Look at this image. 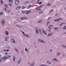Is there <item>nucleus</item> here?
Instances as JSON below:
<instances>
[{
    "label": "nucleus",
    "mask_w": 66,
    "mask_h": 66,
    "mask_svg": "<svg viewBox=\"0 0 66 66\" xmlns=\"http://www.w3.org/2000/svg\"><path fill=\"white\" fill-rule=\"evenodd\" d=\"M44 6V5H41L40 6H39V7H36L35 8V10H36V11H42V9L41 8H40V7H42L43 6Z\"/></svg>",
    "instance_id": "f257e3e1"
},
{
    "label": "nucleus",
    "mask_w": 66,
    "mask_h": 66,
    "mask_svg": "<svg viewBox=\"0 0 66 66\" xmlns=\"http://www.w3.org/2000/svg\"><path fill=\"white\" fill-rule=\"evenodd\" d=\"M20 31H21V32L23 34V35L24 36H26L27 37H29V36H28L27 34H25V33H24V32L22 31L21 30H20Z\"/></svg>",
    "instance_id": "f03ea898"
},
{
    "label": "nucleus",
    "mask_w": 66,
    "mask_h": 66,
    "mask_svg": "<svg viewBox=\"0 0 66 66\" xmlns=\"http://www.w3.org/2000/svg\"><path fill=\"white\" fill-rule=\"evenodd\" d=\"M35 29L36 30V34L37 35L38 34V30L37 29V27H35Z\"/></svg>",
    "instance_id": "7ed1b4c3"
},
{
    "label": "nucleus",
    "mask_w": 66,
    "mask_h": 66,
    "mask_svg": "<svg viewBox=\"0 0 66 66\" xmlns=\"http://www.w3.org/2000/svg\"><path fill=\"white\" fill-rule=\"evenodd\" d=\"M8 59V57L6 56H5L4 57H1L0 58V60L1 61L3 59Z\"/></svg>",
    "instance_id": "20e7f679"
},
{
    "label": "nucleus",
    "mask_w": 66,
    "mask_h": 66,
    "mask_svg": "<svg viewBox=\"0 0 66 66\" xmlns=\"http://www.w3.org/2000/svg\"><path fill=\"white\" fill-rule=\"evenodd\" d=\"M21 57H20V58L19 59L18 62V64H19L20 63V62H21Z\"/></svg>",
    "instance_id": "39448f33"
},
{
    "label": "nucleus",
    "mask_w": 66,
    "mask_h": 66,
    "mask_svg": "<svg viewBox=\"0 0 66 66\" xmlns=\"http://www.w3.org/2000/svg\"><path fill=\"white\" fill-rule=\"evenodd\" d=\"M5 22V20L4 19H3L2 21V25L3 26L4 25V23Z\"/></svg>",
    "instance_id": "423d86ee"
},
{
    "label": "nucleus",
    "mask_w": 66,
    "mask_h": 66,
    "mask_svg": "<svg viewBox=\"0 0 66 66\" xmlns=\"http://www.w3.org/2000/svg\"><path fill=\"white\" fill-rule=\"evenodd\" d=\"M38 41L39 42L43 43H45V42L44 41L40 39H38Z\"/></svg>",
    "instance_id": "0eeeda50"
},
{
    "label": "nucleus",
    "mask_w": 66,
    "mask_h": 66,
    "mask_svg": "<svg viewBox=\"0 0 66 66\" xmlns=\"http://www.w3.org/2000/svg\"><path fill=\"white\" fill-rule=\"evenodd\" d=\"M11 41V42H12L13 43H14V44H15L16 43V42H15V40L13 39H11L10 40Z\"/></svg>",
    "instance_id": "6e6552de"
},
{
    "label": "nucleus",
    "mask_w": 66,
    "mask_h": 66,
    "mask_svg": "<svg viewBox=\"0 0 66 66\" xmlns=\"http://www.w3.org/2000/svg\"><path fill=\"white\" fill-rule=\"evenodd\" d=\"M54 27L53 25H50L48 26V28L50 29H52L54 28Z\"/></svg>",
    "instance_id": "1a4fd4ad"
},
{
    "label": "nucleus",
    "mask_w": 66,
    "mask_h": 66,
    "mask_svg": "<svg viewBox=\"0 0 66 66\" xmlns=\"http://www.w3.org/2000/svg\"><path fill=\"white\" fill-rule=\"evenodd\" d=\"M60 20H62L61 18H59L58 19H56L54 20V21H59Z\"/></svg>",
    "instance_id": "9d476101"
},
{
    "label": "nucleus",
    "mask_w": 66,
    "mask_h": 66,
    "mask_svg": "<svg viewBox=\"0 0 66 66\" xmlns=\"http://www.w3.org/2000/svg\"><path fill=\"white\" fill-rule=\"evenodd\" d=\"M35 64V62H34L30 65V66H34Z\"/></svg>",
    "instance_id": "9b49d317"
},
{
    "label": "nucleus",
    "mask_w": 66,
    "mask_h": 66,
    "mask_svg": "<svg viewBox=\"0 0 66 66\" xmlns=\"http://www.w3.org/2000/svg\"><path fill=\"white\" fill-rule=\"evenodd\" d=\"M27 19V18L26 17H23L21 18V19H22V20L23 19Z\"/></svg>",
    "instance_id": "f8f14e48"
},
{
    "label": "nucleus",
    "mask_w": 66,
    "mask_h": 66,
    "mask_svg": "<svg viewBox=\"0 0 66 66\" xmlns=\"http://www.w3.org/2000/svg\"><path fill=\"white\" fill-rule=\"evenodd\" d=\"M19 3V1H16L15 2V4L16 5L18 4Z\"/></svg>",
    "instance_id": "ddd939ff"
},
{
    "label": "nucleus",
    "mask_w": 66,
    "mask_h": 66,
    "mask_svg": "<svg viewBox=\"0 0 66 66\" xmlns=\"http://www.w3.org/2000/svg\"><path fill=\"white\" fill-rule=\"evenodd\" d=\"M5 33L6 35H8L9 34V32L7 31H6Z\"/></svg>",
    "instance_id": "4468645a"
},
{
    "label": "nucleus",
    "mask_w": 66,
    "mask_h": 66,
    "mask_svg": "<svg viewBox=\"0 0 66 66\" xmlns=\"http://www.w3.org/2000/svg\"><path fill=\"white\" fill-rule=\"evenodd\" d=\"M61 55V52H59L57 53L56 54V55L57 56H59V55Z\"/></svg>",
    "instance_id": "2eb2a0df"
},
{
    "label": "nucleus",
    "mask_w": 66,
    "mask_h": 66,
    "mask_svg": "<svg viewBox=\"0 0 66 66\" xmlns=\"http://www.w3.org/2000/svg\"><path fill=\"white\" fill-rule=\"evenodd\" d=\"M42 2H40V3H39V2H36V3H37V4H38L39 5L42 4Z\"/></svg>",
    "instance_id": "dca6fc26"
},
{
    "label": "nucleus",
    "mask_w": 66,
    "mask_h": 66,
    "mask_svg": "<svg viewBox=\"0 0 66 66\" xmlns=\"http://www.w3.org/2000/svg\"><path fill=\"white\" fill-rule=\"evenodd\" d=\"M13 61L14 62H15V60H16V59L15 58V56H13Z\"/></svg>",
    "instance_id": "f3484780"
},
{
    "label": "nucleus",
    "mask_w": 66,
    "mask_h": 66,
    "mask_svg": "<svg viewBox=\"0 0 66 66\" xmlns=\"http://www.w3.org/2000/svg\"><path fill=\"white\" fill-rule=\"evenodd\" d=\"M53 61H56V62H57V60L56 58H54L52 60Z\"/></svg>",
    "instance_id": "a211bd4d"
},
{
    "label": "nucleus",
    "mask_w": 66,
    "mask_h": 66,
    "mask_svg": "<svg viewBox=\"0 0 66 66\" xmlns=\"http://www.w3.org/2000/svg\"><path fill=\"white\" fill-rule=\"evenodd\" d=\"M39 33H40V34L41 35H42V30H41V29H39Z\"/></svg>",
    "instance_id": "6ab92c4d"
},
{
    "label": "nucleus",
    "mask_w": 66,
    "mask_h": 66,
    "mask_svg": "<svg viewBox=\"0 0 66 66\" xmlns=\"http://www.w3.org/2000/svg\"><path fill=\"white\" fill-rule=\"evenodd\" d=\"M30 13H31V11H28L26 13V14H29Z\"/></svg>",
    "instance_id": "aec40b11"
},
{
    "label": "nucleus",
    "mask_w": 66,
    "mask_h": 66,
    "mask_svg": "<svg viewBox=\"0 0 66 66\" xmlns=\"http://www.w3.org/2000/svg\"><path fill=\"white\" fill-rule=\"evenodd\" d=\"M25 51H26V52H27L28 53L29 52V51H28V49H27V48H25Z\"/></svg>",
    "instance_id": "412c9836"
},
{
    "label": "nucleus",
    "mask_w": 66,
    "mask_h": 66,
    "mask_svg": "<svg viewBox=\"0 0 66 66\" xmlns=\"http://www.w3.org/2000/svg\"><path fill=\"white\" fill-rule=\"evenodd\" d=\"M15 51H16L17 52V53H18V50L16 48V47L15 48Z\"/></svg>",
    "instance_id": "4be33fe9"
},
{
    "label": "nucleus",
    "mask_w": 66,
    "mask_h": 66,
    "mask_svg": "<svg viewBox=\"0 0 66 66\" xmlns=\"http://www.w3.org/2000/svg\"><path fill=\"white\" fill-rule=\"evenodd\" d=\"M15 26H16V27H19V28H21V26L19 25H15Z\"/></svg>",
    "instance_id": "5701e85b"
},
{
    "label": "nucleus",
    "mask_w": 66,
    "mask_h": 66,
    "mask_svg": "<svg viewBox=\"0 0 66 66\" xmlns=\"http://www.w3.org/2000/svg\"><path fill=\"white\" fill-rule=\"evenodd\" d=\"M42 22V20H40L38 21V23H41V22Z\"/></svg>",
    "instance_id": "b1692460"
},
{
    "label": "nucleus",
    "mask_w": 66,
    "mask_h": 66,
    "mask_svg": "<svg viewBox=\"0 0 66 66\" xmlns=\"http://www.w3.org/2000/svg\"><path fill=\"white\" fill-rule=\"evenodd\" d=\"M43 33L44 34H45V35H47V33L46 32V31H43Z\"/></svg>",
    "instance_id": "393cba45"
},
{
    "label": "nucleus",
    "mask_w": 66,
    "mask_h": 66,
    "mask_svg": "<svg viewBox=\"0 0 66 66\" xmlns=\"http://www.w3.org/2000/svg\"><path fill=\"white\" fill-rule=\"evenodd\" d=\"M39 14H42V13H43V11H41L38 12Z\"/></svg>",
    "instance_id": "a878e982"
},
{
    "label": "nucleus",
    "mask_w": 66,
    "mask_h": 66,
    "mask_svg": "<svg viewBox=\"0 0 66 66\" xmlns=\"http://www.w3.org/2000/svg\"><path fill=\"white\" fill-rule=\"evenodd\" d=\"M1 4H4V3L2 1V0H1Z\"/></svg>",
    "instance_id": "bb28decb"
},
{
    "label": "nucleus",
    "mask_w": 66,
    "mask_h": 66,
    "mask_svg": "<svg viewBox=\"0 0 66 66\" xmlns=\"http://www.w3.org/2000/svg\"><path fill=\"white\" fill-rule=\"evenodd\" d=\"M65 23H66L65 22L62 23L60 24V26H62L63 24H65Z\"/></svg>",
    "instance_id": "cd10ccee"
},
{
    "label": "nucleus",
    "mask_w": 66,
    "mask_h": 66,
    "mask_svg": "<svg viewBox=\"0 0 66 66\" xmlns=\"http://www.w3.org/2000/svg\"><path fill=\"white\" fill-rule=\"evenodd\" d=\"M20 9V6L16 8V10H19Z\"/></svg>",
    "instance_id": "c85d7f7f"
},
{
    "label": "nucleus",
    "mask_w": 66,
    "mask_h": 66,
    "mask_svg": "<svg viewBox=\"0 0 66 66\" xmlns=\"http://www.w3.org/2000/svg\"><path fill=\"white\" fill-rule=\"evenodd\" d=\"M7 39H8V37H6L5 38V41H6L7 42Z\"/></svg>",
    "instance_id": "c756f323"
},
{
    "label": "nucleus",
    "mask_w": 66,
    "mask_h": 66,
    "mask_svg": "<svg viewBox=\"0 0 66 66\" xmlns=\"http://www.w3.org/2000/svg\"><path fill=\"white\" fill-rule=\"evenodd\" d=\"M59 29V28L58 27H55V28H54V30H57Z\"/></svg>",
    "instance_id": "7c9ffc66"
},
{
    "label": "nucleus",
    "mask_w": 66,
    "mask_h": 66,
    "mask_svg": "<svg viewBox=\"0 0 66 66\" xmlns=\"http://www.w3.org/2000/svg\"><path fill=\"white\" fill-rule=\"evenodd\" d=\"M3 13L2 12H0V16L2 15H3Z\"/></svg>",
    "instance_id": "2f4dec72"
},
{
    "label": "nucleus",
    "mask_w": 66,
    "mask_h": 66,
    "mask_svg": "<svg viewBox=\"0 0 66 66\" xmlns=\"http://www.w3.org/2000/svg\"><path fill=\"white\" fill-rule=\"evenodd\" d=\"M63 30H66V26H65L63 28Z\"/></svg>",
    "instance_id": "473e14b6"
},
{
    "label": "nucleus",
    "mask_w": 66,
    "mask_h": 66,
    "mask_svg": "<svg viewBox=\"0 0 66 66\" xmlns=\"http://www.w3.org/2000/svg\"><path fill=\"white\" fill-rule=\"evenodd\" d=\"M62 47H63V48H66V46L62 45Z\"/></svg>",
    "instance_id": "72a5a7b5"
},
{
    "label": "nucleus",
    "mask_w": 66,
    "mask_h": 66,
    "mask_svg": "<svg viewBox=\"0 0 66 66\" xmlns=\"http://www.w3.org/2000/svg\"><path fill=\"white\" fill-rule=\"evenodd\" d=\"M4 5L6 7H8V6H7V4H5Z\"/></svg>",
    "instance_id": "f704fd0d"
},
{
    "label": "nucleus",
    "mask_w": 66,
    "mask_h": 66,
    "mask_svg": "<svg viewBox=\"0 0 66 66\" xmlns=\"http://www.w3.org/2000/svg\"><path fill=\"white\" fill-rule=\"evenodd\" d=\"M47 63L49 64H51V62L49 61H47L46 62Z\"/></svg>",
    "instance_id": "c9c22d12"
},
{
    "label": "nucleus",
    "mask_w": 66,
    "mask_h": 66,
    "mask_svg": "<svg viewBox=\"0 0 66 66\" xmlns=\"http://www.w3.org/2000/svg\"><path fill=\"white\" fill-rule=\"evenodd\" d=\"M9 2H13V0H9Z\"/></svg>",
    "instance_id": "e433bc0d"
},
{
    "label": "nucleus",
    "mask_w": 66,
    "mask_h": 66,
    "mask_svg": "<svg viewBox=\"0 0 66 66\" xmlns=\"http://www.w3.org/2000/svg\"><path fill=\"white\" fill-rule=\"evenodd\" d=\"M40 66H47V65H41Z\"/></svg>",
    "instance_id": "4c0bfd02"
},
{
    "label": "nucleus",
    "mask_w": 66,
    "mask_h": 66,
    "mask_svg": "<svg viewBox=\"0 0 66 66\" xmlns=\"http://www.w3.org/2000/svg\"><path fill=\"white\" fill-rule=\"evenodd\" d=\"M47 5L48 6H50V5H51V4L48 3L47 4Z\"/></svg>",
    "instance_id": "58836bf2"
},
{
    "label": "nucleus",
    "mask_w": 66,
    "mask_h": 66,
    "mask_svg": "<svg viewBox=\"0 0 66 66\" xmlns=\"http://www.w3.org/2000/svg\"><path fill=\"white\" fill-rule=\"evenodd\" d=\"M25 9V7L24 6H22V9Z\"/></svg>",
    "instance_id": "ea45409f"
},
{
    "label": "nucleus",
    "mask_w": 66,
    "mask_h": 66,
    "mask_svg": "<svg viewBox=\"0 0 66 66\" xmlns=\"http://www.w3.org/2000/svg\"><path fill=\"white\" fill-rule=\"evenodd\" d=\"M32 6V5H30L29 6V9H30V8H31V7Z\"/></svg>",
    "instance_id": "a19ab883"
},
{
    "label": "nucleus",
    "mask_w": 66,
    "mask_h": 66,
    "mask_svg": "<svg viewBox=\"0 0 66 66\" xmlns=\"http://www.w3.org/2000/svg\"><path fill=\"white\" fill-rule=\"evenodd\" d=\"M3 51H9V50H4Z\"/></svg>",
    "instance_id": "79ce46f5"
},
{
    "label": "nucleus",
    "mask_w": 66,
    "mask_h": 66,
    "mask_svg": "<svg viewBox=\"0 0 66 66\" xmlns=\"http://www.w3.org/2000/svg\"><path fill=\"white\" fill-rule=\"evenodd\" d=\"M49 22L48 21V22L47 23V26H48V24H49Z\"/></svg>",
    "instance_id": "37998d69"
},
{
    "label": "nucleus",
    "mask_w": 66,
    "mask_h": 66,
    "mask_svg": "<svg viewBox=\"0 0 66 66\" xmlns=\"http://www.w3.org/2000/svg\"><path fill=\"white\" fill-rule=\"evenodd\" d=\"M9 5L11 6H12V4H9Z\"/></svg>",
    "instance_id": "c03bdc74"
},
{
    "label": "nucleus",
    "mask_w": 66,
    "mask_h": 66,
    "mask_svg": "<svg viewBox=\"0 0 66 66\" xmlns=\"http://www.w3.org/2000/svg\"><path fill=\"white\" fill-rule=\"evenodd\" d=\"M25 12V11H23L22 12V13L23 14H24V13Z\"/></svg>",
    "instance_id": "a18cd8bd"
},
{
    "label": "nucleus",
    "mask_w": 66,
    "mask_h": 66,
    "mask_svg": "<svg viewBox=\"0 0 66 66\" xmlns=\"http://www.w3.org/2000/svg\"><path fill=\"white\" fill-rule=\"evenodd\" d=\"M51 18V17H50L48 18L47 19V20H49Z\"/></svg>",
    "instance_id": "49530a36"
},
{
    "label": "nucleus",
    "mask_w": 66,
    "mask_h": 66,
    "mask_svg": "<svg viewBox=\"0 0 66 66\" xmlns=\"http://www.w3.org/2000/svg\"><path fill=\"white\" fill-rule=\"evenodd\" d=\"M53 10H51L50 11V12H53Z\"/></svg>",
    "instance_id": "de8ad7c7"
},
{
    "label": "nucleus",
    "mask_w": 66,
    "mask_h": 66,
    "mask_svg": "<svg viewBox=\"0 0 66 66\" xmlns=\"http://www.w3.org/2000/svg\"><path fill=\"white\" fill-rule=\"evenodd\" d=\"M51 34H48V36H51Z\"/></svg>",
    "instance_id": "09e8293b"
},
{
    "label": "nucleus",
    "mask_w": 66,
    "mask_h": 66,
    "mask_svg": "<svg viewBox=\"0 0 66 66\" xmlns=\"http://www.w3.org/2000/svg\"><path fill=\"white\" fill-rule=\"evenodd\" d=\"M42 32H43V31H44V29H42Z\"/></svg>",
    "instance_id": "8fccbe9b"
},
{
    "label": "nucleus",
    "mask_w": 66,
    "mask_h": 66,
    "mask_svg": "<svg viewBox=\"0 0 66 66\" xmlns=\"http://www.w3.org/2000/svg\"><path fill=\"white\" fill-rule=\"evenodd\" d=\"M51 29H50L48 30V32H51Z\"/></svg>",
    "instance_id": "3c124183"
},
{
    "label": "nucleus",
    "mask_w": 66,
    "mask_h": 66,
    "mask_svg": "<svg viewBox=\"0 0 66 66\" xmlns=\"http://www.w3.org/2000/svg\"><path fill=\"white\" fill-rule=\"evenodd\" d=\"M63 57H65V54H64L63 55Z\"/></svg>",
    "instance_id": "603ef678"
},
{
    "label": "nucleus",
    "mask_w": 66,
    "mask_h": 66,
    "mask_svg": "<svg viewBox=\"0 0 66 66\" xmlns=\"http://www.w3.org/2000/svg\"><path fill=\"white\" fill-rule=\"evenodd\" d=\"M30 3V2H27V4H28V3Z\"/></svg>",
    "instance_id": "864d4df0"
},
{
    "label": "nucleus",
    "mask_w": 66,
    "mask_h": 66,
    "mask_svg": "<svg viewBox=\"0 0 66 66\" xmlns=\"http://www.w3.org/2000/svg\"><path fill=\"white\" fill-rule=\"evenodd\" d=\"M5 54L6 55H7V53H5Z\"/></svg>",
    "instance_id": "5fc2aeb1"
},
{
    "label": "nucleus",
    "mask_w": 66,
    "mask_h": 66,
    "mask_svg": "<svg viewBox=\"0 0 66 66\" xmlns=\"http://www.w3.org/2000/svg\"><path fill=\"white\" fill-rule=\"evenodd\" d=\"M40 1H39V0H38L37 1V2H39Z\"/></svg>",
    "instance_id": "6e6d98bb"
},
{
    "label": "nucleus",
    "mask_w": 66,
    "mask_h": 66,
    "mask_svg": "<svg viewBox=\"0 0 66 66\" xmlns=\"http://www.w3.org/2000/svg\"><path fill=\"white\" fill-rule=\"evenodd\" d=\"M4 9L5 10V11H6L7 9H6V8H5Z\"/></svg>",
    "instance_id": "4d7b16f0"
},
{
    "label": "nucleus",
    "mask_w": 66,
    "mask_h": 66,
    "mask_svg": "<svg viewBox=\"0 0 66 66\" xmlns=\"http://www.w3.org/2000/svg\"><path fill=\"white\" fill-rule=\"evenodd\" d=\"M10 11H7V13H9V12H10Z\"/></svg>",
    "instance_id": "13d9d810"
},
{
    "label": "nucleus",
    "mask_w": 66,
    "mask_h": 66,
    "mask_svg": "<svg viewBox=\"0 0 66 66\" xmlns=\"http://www.w3.org/2000/svg\"><path fill=\"white\" fill-rule=\"evenodd\" d=\"M55 16H57V14H55Z\"/></svg>",
    "instance_id": "bf43d9fd"
},
{
    "label": "nucleus",
    "mask_w": 66,
    "mask_h": 66,
    "mask_svg": "<svg viewBox=\"0 0 66 66\" xmlns=\"http://www.w3.org/2000/svg\"><path fill=\"white\" fill-rule=\"evenodd\" d=\"M11 56H8V57H11Z\"/></svg>",
    "instance_id": "052dcab7"
},
{
    "label": "nucleus",
    "mask_w": 66,
    "mask_h": 66,
    "mask_svg": "<svg viewBox=\"0 0 66 66\" xmlns=\"http://www.w3.org/2000/svg\"><path fill=\"white\" fill-rule=\"evenodd\" d=\"M28 64H30V62H28Z\"/></svg>",
    "instance_id": "680f3d73"
},
{
    "label": "nucleus",
    "mask_w": 66,
    "mask_h": 66,
    "mask_svg": "<svg viewBox=\"0 0 66 66\" xmlns=\"http://www.w3.org/2000/svg\"><path fill=\"white\" fill-rule=\"evenodd\" d=\"M52 50H50V52H52Z\"/></svg>",
    "instance_id": "e2e57ef3"
},
{
    "label": "nucleus",
    "mask_w": 66,
    "mask_h": 66,
    "mask_svg": "<svg viewBox=\"0 0 66 66\" xmlns=\"http://www.w3.org/2000/svg\"><path fill=\"white\" fill-rule=\"evenodd\" d=\"M34 45H35V43H34Z\"/></svg>",
    "instance_id": "0e129e2a"
},
{
    "label": "nucleus",
    "mask_w": 66,
    "mask_h": 66,
    "mask_svg": "<svg viewBox=\"0 0 66 66\" xmlns=\"http://www.w3.org/2000/svg\"><path fill=\"white\" fill-rule=\"evenodd\" d=\"M65 34H66V32L65 33Z\"/></svg>",
    "instance_id": "69168bd1"
},
{
    "label": "nucleus",
    "mask_w": 66,
    "mask_h": 66,
    "mask_svg": "<svg viewBox=\"0 0 66 66\" xmlns=\"http://www.w3.org/2000/svg\"><path fill=\"white\" fill-rule=\"evenodd\" d=\"M11 15H13V13H11Z\"/></svg>",
    "instance_id": "338daca9"
},
{
    "label": "nucleus",
    "mask_w": 66,
    "mask_h": 66,
    "mask_svg": "<svg viewBox=\"0 0 66 66\" xmlns=\"http://www.w3.org/2000/svg\"><path fill=\"white\" fill-rule=\"evenodd\" d=\"M65 10H66V7L65 8Z\"/></svg>",
    "instance_id": "774afa93"
}]
</instances>
